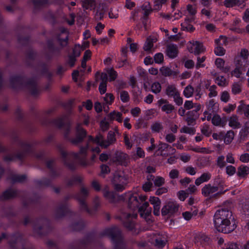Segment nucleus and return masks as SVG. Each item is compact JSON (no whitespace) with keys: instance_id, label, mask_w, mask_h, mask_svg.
I'll list each match as a JSON object with an SVG mask.
<instances>
[{"instance_id":"nucleus-1","label":"nucleus","mask_w":249,"mask_h":249,"mask_svg":"<svg viewBox=\"0 0 249 249\" xmlns=\"http://www.w3.org/2000/svg\"><path fill=\"white\" fill-rule=\"evenodd\" d=\"M214 225L216 230L225 233L233 231L236 227V222L231 212L222 209L217 210L213 217Z\"/></svg>"},{"instance_id":"nucleus-2","label":"nucleus","mask_w":249,"mask_h":249,"mask_svg":"<svg viewBox=\"0 0 249 249\" xmlns=\"http://www.w3.org/2000/svg\"><path fill=\"white\" fill-rule=\"evenodd\" d=\"M108 140L107 139L106 140H104L103 136L101 135H99L96 136L95 139H93L91 137H89V143L90 142H92L93 143L97 144L102 147L103 148H107V147H105V145L108 144ZM88 144L87 146L85 147H81L80 148V151L79 153H67L66 151L62 150L61 151V155L64 158L70 159L71 158H73L76 160H77L79 161L83 160L86 157L87 154V148L89 146Z\"/></svg>"},{"instance_id":"nucleus-3","label":"nucleus","mask_w":249,"mask_h":249,"mask_svg":"<svg viewBox=\"0 0 249 249\" xmlns=\"http://www.w3.org/2000/svg\"><path fill=\"white\" fill-rule=\"evenodd\" d=\"M138 195L136 193L129 192L122 196L123 198L127 200L128 206L132 210L137 209L139 205V200L142 202L147 199V196L144 195H140L138 198Z\"/></svg>"},{"instance_id":"nucleus-4","label":"nucleus","mask_w":249,"mask_h":249,"mask_svg":"<svg viewBox=\"0 0 249 249\" xmlns=\"http://www.w3.org/2000/svg\"><path fill=\"white\" fill-rule=\"evenodd\" d=\"M127 179L128 177L124 175L123 171L115 172L113 180L114 189L119 192L124 190L127 183Z\"/></svg>"},{"instance_id":"nucleus-5","label":"nucleus","mask_w":249,"mask_h":249,"mask_svg":"<svg viewBox=\"0 0 249 249\" xmlns=\"http://www.w3.org/2000/svg\"><path fill=\"white\" fill-rule=\"evenodd\" d=\"M179 205L175 201L169 200L166 202L161 210L163 216L167 215L168 217L175 214L178 211Z\"/></svg>"},{"instance_id":"nucleus-6","label":"nucleus","mask_w":249,"mask_h":249,"mask_svg":"<svg viewBox=\"0 0 249 249\" xmlns=\"http://www.w3.org/2000/svg\"><path fill=\"white\" fill-rule=\"evenodd\" d=\"M202 194L205 196L211 198L219 195L222 193L218 192V188L217 186L208 184L202 188Z\"/></svg>"},{"instance_id":"nucleus-7","label":"nucleus","mask_w":249,"mask_h":249,"mask_svg":"<svg viewBox=\"0 0 249 249\" xmlns=\"http://www.w3.org/2000/svg\"><path fill=\"white\" fill-rule=\"evenodd\" d=\"M189 51L196 55L203 53L205 49L202 44L197 41H190L188 45Z\"/></svg>"},{"instance_id":"nucleus-8","label":"nucleus","mask_w":249,"mask_h":249,"mask_svg":"<svg viewBox=\"0 0 249 249\" xmlns=\"http://www.w3.org/2000/svg\"><path fill=\"white\" fill-rule=\"evenodd\" d=\"M157 104L161 108V110L167 114L172 113L175 109L174 106L165 99H160L158 101Z\"/></svg>"},{"instance_id":"nucleus-9","label":"nucleus","mask_w":249,"mask_h":249,"mask_svg":"<svg viewBox=\"0 0 249 249\" xmlns=\"http://www.w3.org/2000/svg\"><path fill=\"white\" fill-rule=\"evenodd\" d=\"M149 201L153 206V213L155 215H159L160 214L161 201L158 197L151 196Z\"/></svg>"},{"instance_id":"nucleus-10","label":"nucleus","mask_w":249,"mask_h":249,"mask_svg":"<svg viewBox=\"0 0 249 249\" xmlns=\"http://www.w3.org/2000/svg\"><path fill=\"white\" fill-rule=\"evenodd\" d=\"M86 136V132L83 129L81 125L78 124L76 128V138L72 139L71 142L73 144H77L81 142L83 138Z\"/></svg>"},{"instance_id":"nucleus-11","label":"nucleus","mask_w":249,"mask_h":249,"mask_svg":"<svg viewBox=\"0 0 249 249\" xmlns=\"http://www.w3.org/2000/svg\"><path fill=\"white\" fill-rule=\"evenodd\" d=\"M127 155L124 153L117 152L115 154V157L112 159L113 162L117 164L126 166L127 165Z\"/></svg>"},{"instance_id":"nucleus-12","label":"nucleus","mask_w":249,"mask_h":249,"mask_svg":"<svg viewBox=\"0 0 249 249\" xmlns=\"http://www.w3.org/2000/svg\"><path fill=\"white\" fill-rule=\"evenodd\" d=\"M152 211V209L149 207L148 202H145L139 208V212L141 217L146 218L148 216Z\"/></svg>"},{"instance_id":"nucleus-13","label":"nucleus","mask_w":249,"mask_h":249,"mask_svg":"<svg viewBox=\"0 0 249 249\" xmlns=\"http://www.w3.org/2000/svg\"><path fill=\"white\" fill-rule=\"evenodd\" d=\"M104 196L110 202H115L116 200V195L112 191H109L108 187H105L103 190Z\"/></svg>"},{"instance_id":"nucleus-14","label":"nucleus","mask_w":249,"mask_h":249,"mask_svg":"<svg viewBox=\"0 0 249 249\" xmlns=\"http://www.w3.org/2000/svg\"><path fill=\"white\" fill-rule=\"evenodd\" d=\"M166 55L171 58H175L178 53V47L176 45L170 44L167 46Z\"/></svg>"},{"instance_id":"nucleus-15","label":"nucleus","mask_w":249,"mask_h":249,"mask_svg":"<svg viewBox=\"0 0 249 249\" xmlns=\"http://www.w3.org/2000/svg\"><path fill=\"white\" fill-rule=\"evenodd\" d=\"M194 20V18H185V21L181 23V29L183 31L192 32L194 31L195 28L190 24L191 22Z\"/></svg>"},{"instance_id":"nucleus-16","label":"nucleus","mask_w":249,"mask_h":249,"mask_svg":"<svg viewBox=\"0 0 249 249\" xmlns=\"http://www.w3.org/2000/svg\"><path fill=\"white\" fill-rule=\"evenodd\" d=\"M101 79L102 82L99 85V90L101 94H103L106 93L107 91V74L105 73H102L101 74Z\"/></svg>"},{"instance_id":"nucleus-17","label":"nucleus","mask_w":249,"mask_h":249,"mask_svg":"<svg viewBox=\"0 0 249 249\" xmlns=\"http://www.w3.org/2000/svg\"><path fill=\"white\" fill-rule=\"evenodd\" d=\"M212 124L215 126L224 127L226 123L224 118H222L220 115L214 114L212 118Z\"/></svg>"},{"instance_id":"nucleus-18","label":"nucleus","mask_w":249,"mask_h":249,"mask_svg":"<svg viewBox=\"0 0 249 249\" xmlns=\"http://www.w3.org/2000/svg\"><path fill=\"white\" fill-rule=\"evenodd\" d=\"M234 133L232 130H229L226 133L223 132L222 140L225 144L228 145L231 144L234 138Z\"/></svg>"},{"instance_id":"nucleus-19","label":"nucleus","mask_w":249,"mask_h":249,"mask_svg":"<svg viewBox=\"0 0 249 249\" xmlns=\"http://www.w3.org/2000/svg\"><path fill=\"white\" fill-rule=\"evenodd\" d=\"M157 38L154 36H149L143 46V50L146 52H150L151 51L153 47V43L157 41Z\"/></svg>"},{"instance_id":"nucleus-20","label":"nucleus","mask_w":249,"mask_h":249,"mask_svg":"<svg viewBox=\"0 0 249 249\" xmlns=\"http://www.w3.org/2000/svg\"><path fill=\"white\" fill-rule=\"evenodd\" d=\"M229 125L231 127L233 128H239L241 126L240 123L239 121L238 117L233 115L228 119Z\"/></svg>"},{"instance_id":"nucleus-21","label":"nucleus","mask_w":249,"mask_h":249,"mask_svg":"<svg viewBox=\"0 0 249 249\" xmlns=\"http://www.w3.org/2000/svg\"><path fill=\"white\" fill-rule=\"evenodd\" d=\"M215 65L218 69L225 73L228 72L230 71V68L229 67H224L225 61L221 58H217L216 59L215 61Z\"/></svg>"},{"instance_id":"nucleus-22","label":"nucleus","mask_w":249,"mask_h":249,"mask_svg":"<svg viewBox=\"0 0 249 249\" xmlns=\"http://www.w3.org/2000/svg\"><path fill=\"white\" fill-rule=\"evenodd\" d=\"M211 178V174L209 172L204 173L201 176L197 178L195 180V184L197 186L201 183L208 181Z\"/></svg>"},{"instance_id":"nucleus-23","label":"nucleus","mask_w":249,"mask_h":249,"mask_svg":"<svg viewBox=\"0 0 249 249\" xmlns=\"http://www.w3.org/2000/svg\"><path fill=\"white\" fill-rule=\"evenodd\" d=\"M108 117L109 119L111 120H116L120 123L123 122L122 114L120 112L113 111L108 114Z\"/></svg>"},{"instance_id":"nucleus-24","label":"nucleus","mask_w":249,"mask_h":249,"mask_svg":"<svg viewBox=\"0 0 249 249\" xmlns=\"http://www.w3.org/2000/svg\"><path fill=\"white\" fill-rule=\"evenodd\" d=\"M249 174V167L246 165H241L238 168L237 175L244 178Z\"/></svg>"},{"instance_id":"nucleus-25","label":"nucleus","mask_w":249,"mask_h":249,"mask_svg":"<svg viewBox=\"0 0 249 249\" xmlns=\"http://www.w3.org/2000/svg\"><path fill=\"white\" fill-rule=\"evenodd\" d=\"M166 94L171 97H174L179 93L175 85H168L166 89Z\"/></svg>"},{"instance_id":"nucleus-26","label":"nucleus","mask_w":249,"mask_h":249,"mask_svg":"<svg viewBox=\"0 0 249 249\" xmlns=\"http://www.w3.org/2000/svg\"><path fill=\"white\" fill-rule=\"evenodd\" d=\"M17 192L14 190H8L3 193L1 196L2 199H8L17 195Z\"/></svg>"},{"instance_id":"nucleus-27","label":"nucleus","mask_w":249,"mask_h":249,"mask_svg":"<svg viewBox=\"0 0 249 249\" xmlns=\"http://www.w3.org/2000/svg\"><path fill=\"white\" fill-rule=\"evenodd\" d=\"M237 110L238 111H243L245 115L249 117V105L244 104L242 102H241L240 105L238 107Z\"/></svg>"},{"instance_id":"nucleus-28","label":"nucleus","mask_w":249,"mask_h":249,"mask_svg":"<svg viewBox=\"0 0 249 249\" xmlns=\"http://www.w3.org/2000/svg\"><path fill=\"white\" fill-rule=\"evenodd\" d=\"M68 39V36L66 31H63L58 38L60 44L62 46H65L67 44Z\"/></svg>"},{"instance_id":"nucleus-29","label":"nucleus","mask_w":249,"mask_h":249,"mask_svg":"<svg viewBox=\"0 0 249 249\" xmlns=\"http://www.w3.org/2000/svg\"><path fill=\"white\" fill-rule=\"evenodd\" d=\"M206 107L208 110L215 111L218 109V105L213 99H211L206 104Z\"/></svg>"},{"instance_id":"nucleus-30","label":"nucleus","mask_w":249,"mask_h":249,"mask_svg":"<svg viewBox=\"0 0 249 249\" xmlns=\"http://www.w3.org/2000/svg\"><path fill=\"white\" fill-rule=\"evenodd\" d=\"M82 6L86 9H91L95 6V2L93 0H83Z\"/></svg>"},{"instance_id":"nucleus-31","label":"nucleus","mask_w":249,"mask_h":249,"mask_svg":"<svg viewBox=\"0 0 249 249\" xmlns=\"http://www.w3.org/2000/svg\"><path fill=\"white\" fill-rule=\"evenodd\" d=\"M103 100L106 104L111 105L114 102V96L112 93H107L103 97Z\"/></svg>"},{"instance_id":"nucleus-32","label":"nucleus","mask_w":249,"mask_h":249,"mask_svg":"<svg viewBox=\"0 0 249 249\" xmlns=\"http://www.w3.org/2000/svg\"><path fill=\"white\" fill-rule=\"evenodd\" d=\"M91 52L89 50H87L83 56V59L81 63V66L84 69L86 67V62L90 58Z\"/></svg>"},{"instance_id":"nucleus-33","label":"nucleus","mask_w":249,"mask_h":249,"mask_svg":"<svg viewBox=\"0 0 249 249\" xmlns=\"http://www.w3.org/2000/svg\"><path fill=\"white\" fill-rule=\"evenodd\" d=\"M194 92L193 87L191 85H188L185 88L183 94L186 98H189L193 95Z\"/></svg>"},{"instance_id":"nucleus-34","label":"nucleus","mask_w":249,"mask_h":249,"mask_svg":"<svg viewBox=\"0 0 249 249\" xmlns=\"http://www.w3.org/2000/svg\"><path fill=\"white\" fill-rule=\"evenodd\" d=\"M119 94L120 99L123 102L126 103L129 101V96L126 91L121 90L120 91Z\"/></svg>"},{"instance_id":"nucleus-35","label":"nucleus","mask_w":249,"mask_h":249,"mask_svg":"<svg viewBox=\"0 0 249 249\" xmlns=\"http://www.w3.org/2000/svg\"><path fill=\"white\" fill-rule=\"evenodd\" d=\"M215 45L222 46L227 44V38L225 36H221L217 39L215 40Z\"/></svg>"},{"instance_id":"nucleus-36","label":"nucleus","mask_w":249,"mask_h":249,"mask_svg":"<svg viewBox=\"0 0 249 249\" xmlns=\"http://www.w3.org/2000/svg\"><path fill=\"white\" fill-rule=\"evenodd\" d=\"M151 91L154 93H159L161 90V85L160 83L156 82L151 85Z\"/></svg>"},{"instance_id":"nucleus-37","label":"nucleus","mask_w":249,"mask_h":249,"mask_svg":"<svg viewBox=\"0 0 249 249\" xmlns=\"http://www.w3.org/2000/svg\"><path fill=\"white\" fill-rule=\"evenodd\" d=\"M168 0H155L154 1V8L155 10H159L162 5L165 4Z\"/></svg>"},{"instance_id":"nucleus-38","label":"nucleus","mask_w":249,"mask_h":249,"mask_svg":"<svg viewBox=\"0 0 249 249\" xmlns=\"http://www.w3.org/2000/svg\"><path fill=\"white\" fill-rule=\"evenodd\" d=\"M186 9L189 15L191 16V18H194V16L196 13V7L191 4H188L187 5Z\"/></svg>"},{"instance_id":"nucleus-39","label":"nucleus","mask_w":249,"mask_h":249,"mask_svg":"<svg viewBox=\"0 0 249 249\" xmlns=\"http://www.w3.org/2000/svg\"><path fill=\"white\" fill-rule=\"evenodd\" d=\"M106 73L105 72H104ZM107 76L108 75L109 77V80L110 81H114L117 77V73L115 71H114L112 69H108L107 71ZM108 79V78L107 77Z\"/></svg>"},{"instance_id":"nucleus-40","label":"nucleus","mask_w":249,"mask_h":249,"mask_svg":"<svg viewBox=\"0 0 249 249\" xmlns=\"http://www.w3.org/2000/svg\"><path fill=\"white\" fill-rule=\"evenodd\" d=\"M242 73V70L239 65H236L235 69L231 72L232 76H234L237 78L240 77Z\"/></svg>"},{"instance_id":"nucleus-41","label":"nucleus","mask_w":249,"mask_h":249,"mask_svg":"<svg viewBox=\"0 0 249 249\" xmlns=\"http://www.w3.org/2000/svg\"><path fill=\"white\" fill-rule=\"evenodd\" d=\"M180 132L181 133L193 135L195 133V129L192 127L184 126L180 129Z\"/></svg>"},{"instance_id":"nucleus-42","label":"nucleus","mask_w":249,"mask_h":249,"mask_svg":"<svg viewBox=\"0 0 249 249\" xmlns=\"http://www.w3.org/2000/svg\"><path fill=\"white\" fill-rule=\"evenodd\" d=\"M225 50L222 47L218 45H215L214 49V53L216 55L222 56L225 53Z\"/></svg>"},{"instance_id":"nucleus-43","label":"nucleus","mask_w":249,"mask_h":249,"mask_svg":"<svg viewBox=\"0 0 249 249\" xmlns=\"http://www.w3.org/2000/svg\"><path fill=\"white\" fill-rule=\"evenodd\" d=\"M216 163L218 167L220 168H223L225 165V157L224 156H219L217 157L216 160Z\"/></svg>"},{"instance_id":"nucleus-44","label":"nucleus","mask_w":249,"mask_h":249,"mask_svg":"<svg viewBox=\"0 0 249 249\" xmlns=\"http://www.w3.org/2000/svg\"><path fill=\"white\" fill-rule=\"evenodd\" d=\"M162 129V124L160 123H155L151 125V129L154 132H159Z\"/></svg>"},{"instance_id":"nucleus-45","label":"nucleus","mask_w":249,"mask_h":249,"mask_svg":"<svg viewBox=\"0 0 249 249\" xmlns=\"http://www.w3.org/2000/svg\"><path fill=\"white\" fill-rule=\"evenodd\" d=\"M142 9L144 11L145 15H148L152 11L150 4L149 2H145L142 6Z\"/></svg>"},{"instance_id":"nucleus-46","label":"nucleus","mask_w":249,"mask_h":249,"mask_svg":"<svg viewBox=\"0 0 249 249\" xmlns=\"http://www.w3.org/2000/svg\"><path fill=\"white\" fill-rule=\"evenodd\" d=\"M241 91V86L239 83H234L232 85V92L233 94H236L239 93Z\"/></svg>"},{"instance_id":"nucleus-47","label":"nucleus","mask_w":249,"mask_h":249,"mask_svg":"<svg viewBox=\"0 0 249 249\" xmlns=\"http://www.w3.org/2000/svg\"><path fill=\"white\" fill-rule=\"evenodd\" d=\"M197 213L195 212H193V213L190 212H185L182 213V216L183 218L186 220H190L192 216L194 215H196Z\"/></svg>"},{"instance_id":"nucleus-48","label":"nucleus","mask_w":249,"mask_h":249,"mask_svg":"<svg viewBox=\"0 0 249 249\" xmlns=\"http://www.w3.org/2000/svg\"><path fill=\"white\" fill-rule=\"evenodd\" d=\"M154 183L155 186H160L164 183V179L161 177H157L154 180Z\"/></svg>"},{"instance_id":"nucleus-49","label":"nucleus","mask_w":249,"mask_h":249,"mask_svg":"<svg viewBox=\"0 0 249 249\" xmlns=\"http://www.w3.org/2000/svg\"><path fill=\"white\" fill-rule=\"evenodd\" d=\"M179 172L176 169H172L169 174V177L172 179H175L178 178Z\"/></svg>"},{"instance_id":"nucleus-50","label":"nucleus","mask_w":249,"mask_h":249,"mask_svg":"<svg viewBox=\"0 0 249 249\" xmlns=\"http://www.w3.org/2000/svg\"><path fill=\"white\" fill-rule=\"evenodd\" d=\"M216 83L220 86H225L226 85V80L222 76H218L216 79Z\"/></svg>"},{"instance_id":"nucleus-51","label":"nucleus","mask_w":249,"mask_h":249,"mask_svg":"<svg viewBox=\"0 0 249 249\" xmlns=\"http://www.w3.org/2000/svg\"><path fill=\"white\" fill-rule=\"evenodd\" d=\"M163 55L161 53H157L154 57V61L156 63H161L163 61Z\"/></svg>"},{"instance_id":"nucleus-52","label":"nucleus","mask_w":249,"mask_h":249,"mask_svg":"<svg viewBox=\"0 0 249 249\" xmlns=\"http://www.w3.org/2000/svg\"><path fill=\"white\" fill-rule=\"evenodd\" d=\"M160 71H161L162 74L164 76H170L172 74V71L168 68L162 67L160 69Z\"/></svg>"},{"instance_id":"nucleus-53","label":"nucleus","mask_w":249,"mask_h":249,"mask_svg":"<svg viewBox=\"0 0 249 249\" xmlns=\"http://www.w3.org/2000/svg\"><path fill=\"white\" fill-rule=\"evenodd\" d=\"M107 140H108V144L105 145V147L109 146L115 142V138L114 135L112 133H109L107 137Z\"/></svg>"},{"instance_id":"nucleus-54","label":"nucleus","mask_w":249,"mask_h":249,"mask_svg":"<svg viewBox=\"0 0 249 249\" xmlns=\"http://www.w3.org/2000/svg\"><path fill=\"white\" fill-rule=\"evenodd\" d=\"M155 245L159 248H162L165 244L166 240L165 239H162L160 237L156 238Z\"/></svg>"},{"instance_id":"nucleus-55","label":"nucleus","mask_w":249,"mask_h":249,"mask_svg":"<svg viewBox=\"0 0 249 249\" xmlns=\"http://www.w3.org/2000/svg\"><path fill=\"white\" fill-rule=\"evenodd\" d=\"M220 99L224 102H227L230 99V94L228 92L224 91L221 94Z\"/></svg>"},{"instance_id":"nucleus-56","label":"nucleus","mask_w":249,"mask_h":249,"mask_svg":"<svg viewBox=\"0 0 249 249\" xmlns=\"http://www.w3.org/2000/svg\"><path fill=\"white\" fill-rule=\"evenodd\" d=\"M226 173L229 176H232L235 173L236 169L232 165H229L226 168Z\"/></svg>"},{"instance_id":"nucleus-57","label":"nucleus","mask_w":249,"mask_h":249,"mask_svg":"<svg viewBox=\"0 0 249 249\" xmlns=\"http://www.w3.org/2000/svg\"><path fill=\"white\" fill-rule=\"evenodd\" d=\"M216 86L213 85L210 87L209 91L210 93H209V96L210 97H215L217 95V92L216 91Z\"/></svg>"},{"instance_id":"nucleus-58","label":"nucleus","mask_w":249,"mask_h":249,"mask_svg":"<svg viewBox=\"0 0 249 249\" xmlns=\"http://www.w3.org/2000/svg\"><path fill=\"white\" fill-rule=\"evenodd\" d=\"M206 57L203 56L201 58L198 57L197 59V63L196 64V68L198 69L200 67H204L205 65L202 63L205 60Z\"/></svg>"},{"instance_id":"nucleus-59","label":"nucleus","mask_w":249,"mask_h":249,"mask_svg":"<svg viewBox=\"0 0 249 249\" xmlns=\"http://www.w3.org/2000/svg\"><path fill=\"white\" fill-rule=\"evenodd\" d=\"M235 107V104H229L224 108V110L227 113H229L233 111Z\"/></svg>"},{"instance_id":"nucleus-60","label":"nucleus","mask_w":249,"mask_h":249,"mask_svg":"<svg viewBox=\"0 0 249 249\" xmlns=\"http://www.w3.org/2000/svg\"><path fill=\"white\" fill-rule=\"evenodd\" d=\"M178 196L181 201H184L188 196V194L184 191L181 190L178 192Z\"/></svg>"},{"instance_id":"nucleus-61","label":"nucleus","mask_w":249,"mask_h":249,"mask_svg":"<svg viewBox=\"0 0 249 249\" xmlns=\"http://www.w3.org/2000/svg\"><path fill=\"white\" fill-rule=\"evenodd\" d=\"M153 186V184L150 181L146 182L142 185V189L145 192H149L151 190V188Z\"/></svg>"},{"instance_id":"nucleus-62","label":"nucleus","mask_w":249,"mask_h":249,"mask_svg":"<svg viewBox=\"0 0 249 249\" xmlns=\"http://www.w3.org/2000/svg\"><path fill=\"white\" fill-rule=\"evenodd\" d=\"M239 160L242 162H248L249 161V154L244 153L242 154L240 157Z\"/></svg>"},{"instance_id":"nucleus-63","label":"nucleus","mask_w":249,"mask_h":249,"mask_svg":"<svg viewBox=\"0 0 249 249\" xmlns=\"http://www.w3.org/2000/svg\"><path fill=\"white\" fill-rule=\"evenodd\" d=\"M173 97L174 99V101L177 104V105H178V106H180L182 104L183 100L182 98L180 96L179 93Z\"/></svg>"},{"instance_id":"nucleus-64","label":"nucleus","mask_w":249,"mask_h":249,"mask_svg":"<svg viewBox=\"0 0 249 249\" xmlns=\"http://www.w3.org/2000/svg\"><path fill=\"white\" fill-rule=\"evenodd\" d=\"M82 50L81 47L79 45H76L73 49V53L75 57H77L80 55V51Z\"/></svg>"}]
</instances>
